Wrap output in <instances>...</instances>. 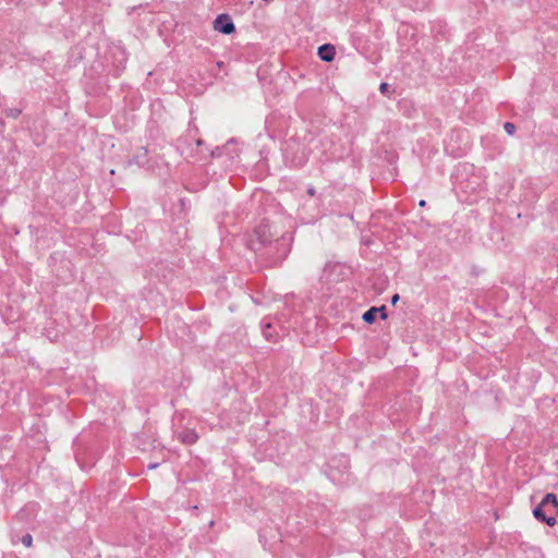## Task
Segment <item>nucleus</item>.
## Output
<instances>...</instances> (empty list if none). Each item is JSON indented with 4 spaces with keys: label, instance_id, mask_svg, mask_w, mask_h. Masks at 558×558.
Returning <instances> with one entry per match:
<instances>
[{
    "label": "nucleus",
    "instance_id": "nucleus-1",
    "mask_svg": "<svg viewBox=\"0 0 558 558\" xmlns=\"http://www.w3.org/2000/svg\"><path fill=\"white\" fill-rule=\"evenodd\" d=\"M291 243V233L279 234L267 221H263L250 235L247 247L267 257L271 264H278L288 256Z\"/></svg>",
    "mask_w": 558,
    "mask_h": 558
},
{
    "label": "nucleus",
    "instance_id": "nucleus-2",
    "mask_svg": "<svg viewBox=\"0 0 558 558\" xmlns=\"http://www.w3.org/2000/svg\"><path fill=\"white\" fill-rule=\"evenodd\" d=\"M557 514L558 500L556 495L553 493L546 494L533 510L534 518L539 522L546 523L548 526H554L556 524Z\"/></svg>",
    "mask_w": 558,
    "mask_h": 558
},
{
    "label": "nucleus",
    "instance_id": "nucleus-3",
    "mask_svg": "<svg viewBox=\"0 0 558 558\" xmlns=\"http://www.w3.org/2000/svg\"><path fill=\"white\" fill-rule=\"evenodd\" d=\"M210 156L219 160L225 170H231L239 158V149L233 140L229 141L222 147H216L210 151Z\"/></svg>",
    "mask_w": 558,
    "mask_h": 558
},
{
    "label": "nucleus",
    "instance_id": "nucleus-4",
    "mask_svg": "<svg viewBox=\"0 0 558 558\" xmlns=\"http://www.w3.org/2000/svg\"><path fill=\"white\" fill-rule=\"evenodd\" d=\"M214 29L221 34L230 35L235 31V26L228 14H219L214 21Z\"/></svg>",
    "mask_w": 558,
    "mask_h": 558
},
{
    "label": "nucleus",
    "instance_id": "nucleus-5",
    "mask_svg": "<svg viewBox=\"0 0 558 558\" xmlns=\"http://www.w3.org/2000/svg\"><path fill=\"white\" fill-rule=\"evenodd\" d=\"M336 50L330 44H325L318 48V57L326 62H330L335 59Z\"/></svg>",
    "mask_w": 558,
    "mask_h": 558
},
{
    "label": "nucleus",
    "instance_id": "nucleus-6",
    "mask_svg": "<svg viewBox=\"0 0 558 558\" xmlns=\"http://www.w3.org/2000/svg\"><path fill=\"white\" fill-rule=\"evenodd\" d=\"M180 147H182L183 153L187 151L190 155L198 154L201 153V147L204 145V142L201 138L194 140V147H189L190 144L187 143V140H179Z\"/></svg>",
    "mask_w": 558,
    "mask_h": 558
},
{
    "label": "nucleus",
    "instance_id": "nucleus-7",
    "mask_svg": "<svg viewBox=\"0 0 558 558\" xmlns=\"http://www.w3.org/2000/svg\"><path fill=\"white\" fill-rule=\"evenodd\" d=\"M178 438L186 445H192L196 442L198 435L194 429H184L178 434Z\"/></svg>",
    "mask_w": 558,
    "mask_h": 558
},
{
    "label": "nucleus",
    "instance_id": "nucleus-8",
    "mask_svg": "<svg viewBox=\"0 0 558 558\" xmlns=\"http://www.w3.org/2000/svg\"><path fill=\"white\" fill-rule=\"evenodd\" d=\"M377 314V307H371L363 314L362 318L365 323L373 324L376 320Z\"/></svg>",
    "mask_w": 558,
    "mask_h": 558
},
{
    "label": "nucleus",
    "instance_id": "nucleus-9",
    "mask_svg": "<svg viewBox=\"0 0 558 558\" xmlns=\"http://www.w3.org/2000/svg\"><path fill=\"white\" fill-rule=\"evenodd\" d=\"M272 328V325L270 323L262 322V330L263 335L267 340H274L272 333L269 331V329Z\"/></svg>",
    "mask_w": 558,
    "mask_h": 558
},
{
    "label": "nucleus",
    "instance_id": "nucleus-10",
    "mask_svg": "<svg viewBox=\"0 0 558 558\" xmlns=\"http://www.w3.org/2000/svg\"><path fill=\"white\" fill-rule=\"evenodd\" d=\"M22 110L17 108H9L5 110V116L8 118L16 119L21 114Z\"/></svg>",
    "mask_w": 558,
    "mask_h": 558
},
{
    "label": "nucleus",
    "instance_id": "nucleus-11",
    "mask_svg": "<svg viewBox=\"0 0 558 558\" xmlns=\"http://www.w3.org/2000/svg\"><path fill=\"white\" fill-rule=\"evenodd\" d=\"M21 543L25 546V547H31L32 546V543H33V537L31 534H25L22 536L21 538Z\"/></svg>",
    "mask_w": 558,
    "mask_h": 558
},
{
    "label": "nucleus",
    "instance_id": "nucleus-12",
    "mask_svg": "<svg viewBox=\"0 0 558 558\" xmlns=\"http://www.w3.org/2000/svg\"><path fill=\"white\" fill-rule=\"evenodd\" d=\"M504 129L509 135H512L515 132V125L511 122H506L504 124Z\"/></svg>",
    "mask_w": 558,
    "mask_h": 558
},
{
    "label": "nucleus",
    "instance_id": "nucleus-13",
    "mask_svg": "<svg viewBox=\"0 0 558 558\" xmlns=\"http://www.w3.org/2000/svg\"><path fill=\"white\" fill-rule=\"evenodd\" d=\"M429 0H414V8L415 9H423L427 3H428Z\"/></svg>",
    "mask_w": 558,
    "mask_h": 558
},
{
    "label": "nucleus",
    "instance_id": "nucleus-14",
    "mask_svg": "<svg viewBox=\"0 0 558 558\" xmlns=\"http://www.w3.org/2000/svg\"><path fill=\"white\" fill-rule=\"evenodd\" d=\"M377 310H378V314H380V318L386 319L387 318L386 306L383 305L380 307H377Z\"/></svg>",
    "mask_w": 558,
    "mask_h": 558
},
{
    "label": "nucleus",
    "instance_id": "nucleus-15",
    "mask_svg": "<svg viewBox=\"0 0 558 558\" xmlns=\"http://www.w3.org/2000/svg\"><path fill=\"white\" fill-rule=\"evenodd\" d=\"M389 85L387 83H381L379 86L380 92L384 94L388 90Z\"/></svg>",
    "mask_w": 558,
    "mask_h": 558
},
{
    "label": "nucleus",
    "instance_id": "nucleus-16",
    "mask_svg": "<svg viewBox=\"0 0 558 558\" xmlns=\"http://www.w3.org/2000/svg\"><path fill=\"white\" fill-rule=\"evenodd\" d=\"M340 462L343 464L344 468H347V465H348V458L345 456H342L340 458Z\"/></svg>",
    "mask_w": 558,
    "mask_h": 558
},
{
    "label": "nucleus",
    "instance_id": "nucleus-17",
    "mask_svg": "<svg viewBox=\"0 0 558 558\" xmlns=\"http://www.w3.org/2000/svg\"><path fill=\"white\" fill-rule=\"evenodd\" d=\"M398 301H399V294H395V295L391 298V303L395 305Z\"/></svg>",
    "mask_w": 558,
    "mask_h": 558
},
{
    "label": "nucleus",
    "instance_id": "nucleus-18",
    "mask_svg": "<svg viewBox=\"0 0 558 558\" xmlns=\"http://www.w3.org/2000/svg\"><path fill=\"white\" fill-rule=\"evenodd\" d=\"M157 466H158V464H157V463H150V464L148 465V469H155V468H157Z\"/></svg>",
    "mask_w": 558,
    "mask_h": 558
},
{
    "label": "nucleus",
    "instance_id": "nucleus-19",
    "mask_svg": "<svg viewBox=\"0 0 558 558\" xmlns=\"http://www.w3.org/2000/svg\"><path fill=\"white\" fill-rule=\"evenodd\" d=\"M307 192H308L310 195H314L315 190L313 187H310Z\"/></svg>",
    "mask_w": 558,
    "mask_h": 558
},
{
    "label": "nucleus",
    "instance_id": "nucleus-20",
    "mask_svg": "<svg viewBox=\"0 0 558 558\" xmlns=\"http://www.w3.org/2000/svg\"><path fill=\"white\" fill-rule=\"evenodd\" d=\"M418 205H420L421 207H424V206L426 205V202H425L424 199H422V201H420Z\"/></svg>",
    "mask_w": 558,
    "mask_h": 558
},
{
    "label": "nucleus",
    "instance_id": "nucleus-21",
    "mask_svg": "<svg viewBox=\"0 0 558 558\" xmlns=\"http://www.w3.org/2000/svg\"><path fill=\"white\" fill-rule=\"evenodd\" d=\"M136 163H141L140 156L136 157Z\"/></svg>",
    "mask_w": 558,
    "mask_h": 558
}]
</instances>
